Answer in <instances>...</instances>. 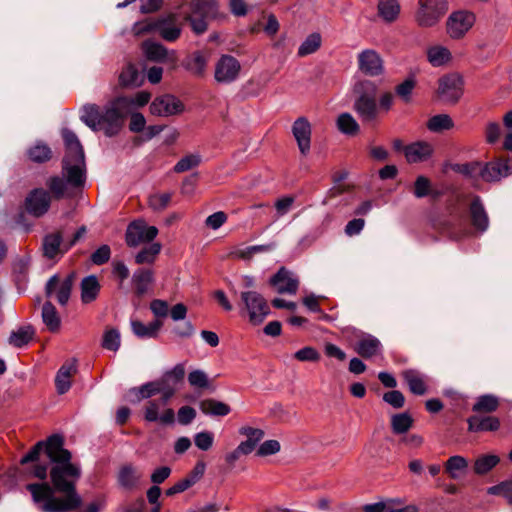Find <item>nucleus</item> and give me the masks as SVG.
<instances>
[{
  "label": "nucleus",
  "instance_id": "obj_36",
  "mask_svg": "<svg viewBox=\"0 0 512 512\" xmlns=\"http://www.w3.org/2000/svg\"><path fill=\"white\" fill-rule=\"evenodd\" d=\"M200 410L204 414L212 416H226L231 412V408L228 404L215 399H205L201 401Z\"/></svg>",
  "mask_w": 512,
  "mask_h": 512
},
{
  "label": "nucleus",
  "instance_id": "obj_41",
  "mask_svg": "<svg viewBox=\"0 0 512 512\" xmlns=\"http://www.w3.org/2000/svg\"><path fill=\"white\" fill-rule=\"evenodd\" d=\"M62 234L55 232L45 236L43 240V253L47 258H54L61 250Z\"/></svg>",
  "mask_w": 512,
  "mask_h": 512
},
{
  "label": "nucleus",
  "instance_id": "obj_39",
  "mask_svg": "<svg viewBox=\"0 0 512 512\" xmlns=\"http://www.w3.org/2000/svg\"><path fill=\"white\" fill-rule=\"evenodd\" d=\"M427 58L432 66L439 67L451 60V52L444 46L436 45L428 48Z\"/></svg>",
  "mask_w": 512,
  "mask_h": 512
},
{
  "label": "nucleus",
  "instance_id": "obj_49",
  "mask_svg": "<svg viewBox=\"0 0 512 512\" xmlns=\"http://www.w3.org/2000/svg\"><path fill=\"white\" fill-rule=\"evenodd\" d=\"M117 99H124L127 101V103H125L123 105V108H124L125 112L127 114H129L133 107H143L146 104H148V102L151 99V94L147 91H140L132 97H124L123 96V97H117Z\"/></svg>",
  "mask_w": 512,
  "mask_h": 512
},
{
  "label": "nucleus",
  "instance_id": "obj_15",
  "mask_svg": "<svg viewBox=\"0 0 512 512\" xmlns=\"http://www.w3.org/2000/svg\"><path fill=\"white\" fill-rule=\"evenodd\" d=\"M50 193L43 188L32 190L25 199V210L34 217H41L49 210Z\"/></svg>",
  "mask_w": 512,
  "mask_h": 512
},
{
  "label": "nucleus",
  "instance_id": "obj_5",
  "mask_svg": "<svg viewBox=\"0 0 512 512\" xmlns=\"http://www.w3.org/2000/svg\"><path fill=\"white\" fill-rule=\"evenodd\" d=\"M240 311L252 325H260L270 314L267 300L257 291H243L240 294Z\"/></svg>",
  "mask_w": 512,
  "mask_h": 512
},
{
  "label": "nucleus",
  "instance_id": "obj_62",
  "mask_svg": "<svg viewBox=\"0 0 512 512\" xmlns=\"http://www.w3.org/2000/svg\"><path fill=\"white\" fill-rule=\"evenodd\" d=\"M294 357L297 360L302 361V362H305V361L316 362L320 359V354L313 347L307 346V347H304V348L298 350L294 354Z\"/></svg>",
  "mask_w": 512,
  "mask_h": 512
},
{
  "label": "nucleus",
  "instance_id": "obj_50",
  "mask_svg": "<svg viewBox=\"0 0 512 512\" xmlns=\"http://www.w3.org/2000/svg\"><path fill=\"white\" fill-rule=\"evenodd\" d=\"M185 376V366L179 363L173 367L170 371H167L161 378L162 382H165L169 388H175L176 384L181 382Z\"/></svg>",
  "mask_w": 512,
  "mask_h": 512
},
{
  "label": "nucleus",
  "instance_id": "obj_38",
  "mask_svg": "<svg viewBox=\"0 0 512 512\" xmlns=\"http://www.w3.org/2000/svg\"><path fill=\"white\" fill-rule=\"evenodd\" d=\"M378 13L386 22H393L398 18L400 5L397 0H379Z\"/></svg>",
  "mask_w": 512,
  "mask_h": 512
},
{
  "label": "nucleus",
  "instance_id": "obj_61",
  "mask_svg": "<svg viewBox=\"0 0 512 512\" xmlns=\"http://www.w3.org/2000/svg\"><path fill=\"white\" fill-rule=\"evenodd\" d=\"M187 21L190 23L193 32L197 35L203 34L208 28L206 18L194 13L187 17Z\"/></svg>",
  "mask_w": 512,
  "mask_h": 512
},
{
  "label": "nucleus",
  "instance_id": "obj_3",
  "mask_svg": "<svg viewBox=\"0 0 512 512\" xmlns=\"http://www.w3.org/2000/svg\"><path fill=\"white\" fill-rule=\"evenodd\" d=\"M124 99L115 98L104 108L96 104H86L81 108L80 119L93 131H103L108 137L119 133L127 115L123 105Z\"/></svg>",
  "mask_w": 512,
  "mask_h": 512
},
{
  "label": "nucleus",
  "instance_id": "obj_27",
  "mask_svg": "<svg viewBox=\"0 0 512 512\" xmlns=\"http://www.w3.org/2000/svg\"><path fill=\"white\" fill-rule=\"evenodd\" d=\"M472 225L480 232L488 229L489 218L479 196H475L469 207Z\"/></svg>",
  "mask_w": 512,
  "mask_h": 512
},
{
  "label": "nucleus",
  "instance_id": "obj_8",
  "mask_svg": "<svg viewBox=\"0 0 512 512\" xmlns=\"http://www.w3.org/2000/svg\"><path fill=\"white\" fill-rule=\"evenodd\" d=\"M475 20L476 17L472 12L466 10L455 11L447 18V34L454 40L461 39L473 27Z\"/></svg>",
  "mask_w": 512,
  "mask_h": 512
},
{
  "label": "nucleus",
  "instance_id": "obj_56",
  "mask_svg": "<svg viewBox=\"0 0 512 512\" xmlns=\"http://www.w3.org/2000/svg\"><path fill=\"white\" fill-rule=\"evenodd\" d=\"M188 382L192 387L205 389L209 387L207 374L202 370H193L188 375Z\"/></svg>",
  "mask_w": 512,
  "mask_h": 512
},
{
  "label": "nucleus",
  "instance_id": "obj_11",
  "mask_svg": "<svg viewBox=\"0 0 512 512\" xmlns=\"http://www.w3.org/2000/svg\"><path fill=\"white\" fill-rule=\"evenodd\" d=\"M463 94L462 78L456 74L439 79L438 95L446 103H456Z\"/></svg>",
  "mask_w": 512,
  "mask_h": 512
},
{
  "label": "nucleus",
  "instance_id": "obj_2",
  "mask_svg": "<svg viewBox=\"0 0 512 512\" xmlns=\"http://www.w3.org/2000/svg\"><path fill=\"white\" fill-rule=\"evenodd\" d=\"M66 152L62 161V174L66 178L53 176L47 187L57 199L68 195V188H82L85 184V156L77 135L70 129L62 130Z\"/></svg>",
  "mask_w": 512,
  "mask_h": 512
},
{
  "label": "nucleus",
  "instance_id": "obj_23",
  "mask_svg": "<svg viewBox=\"0 0 512 512\" xmlns=\"http://www.w3.org/2000/svg\"><path fill=\"white\" fill-rule=\"evenodd\" d=\"M209 57V53L195 51L184 59L182 65L191 74L202 77L206 72Z\"/></svg>",
  "mask_w": 512,
  "mask_h": 512
},
{
  "label": "nucleus",
  "instance_id": "obj_58",
  "mask_svg": "<svg viewBox=\"0 0 512 512\" xmlns=\"http://www.w3.org/2000/svg\"><path fill=\"white\" fill-rule=\"evenodd\" d=\"M415 85L416 82L414 79H406L404 82L396 86V94L403 100V102L408 103L411 100V95Z\"/></svg>",
  "mask_w": 512,
  "mask_h": 512
},
{
  "label": "nucleus",
  "instance_id": "obj_20",
  "mask_svg": "<svg viewBox=\"0 0 512 512\" xmlns=\"http://www.w3.org/2000/svg\"><path fill=\"white\" fill-rule=\"evenodd\" d=\"M359 69L369 75L378 76L383 72V61L374 50H364L358 55Z\"/></svg>",
  "mask_w": 512,
  "mask_h": 512
},
{
  "label": "nucleus",
  "instance_id": "obj_52",
  "mask_svg": "<svg viewBox=\"0 0 512 512\" xmlns=\"http://www.w3.org/2000/svg\"><path fill=\"white\" fill-rule=\"evenodd\" d=\"M121 344L120 332L115 328L106 329L102 339L104 349L116 352Z\"/></svg>",
  "mask_w": 512,
  "mask_h": 512
},
{
  "label": "nucleus",
  "instance_id": "obj_45",
  "mask_svg": "<svg viewBox=\"0 0 512 512\" xmlns=\"http://www.w3.org/2000/svg\"><path fill=\"white\" fill-rule=\"evenodd\" d=\"M28 158L35 163H44L52 157L50 147L42 142H37L27 150Z\"/></svg>",
  "mask_w": 512,
  "mask_h": 512
},
{
  "label": "nucleus",
  "instance_id": "obj_14",
  "mask_svg": "<svg viewBox=\"0 0 512 512\" xmlns=\"http://www.w3.org/2000/svg\"><path fill=\"white\" fill-rule=\"evenodd\" d=\"M142 478L143 472L133 463L121 465L116 476L118 486L129 492L140 488Z\"/></svg>",
  "mask_w": 512,
  "mask_h": 512
},
{
  "label": "nucleus",
  "instance_id": "obj_33",
  "mask_svg": "<svg viewBox=\"0 0 512 512\" xmlns=\"http://www.w3.org/2000/svg\"><path fill=\"white\" fill-rule=\"evenodd\" d=\"M162 322L155 320L149 324H144L139 320H131V329L133 333L139 338H154L157 336Z\"/></svg>",
  "mask_w": 512,
  "mask_h": 512
},
{
  "label": "nucleus",
  "instance_id": "obj_57",
  "mask_svg": "<svg viewBox=\"0 0 512 512\" xmlns=\"http://www.w3.org/2000/svg\"><path fill=\"white\" fill-rule=\"evenodd\" d=\"M171 201L170 193L153 194L149 197V207L154 211L164 210Z\"/></svg>",
  "mask_w": 512,
  "mask_h": 512
},
{
  "label": "nucleus",
  "instance_id": "obj_40",
  "mask_svg": "<svg viewBox=\"0 0 512 512\" xmlns=\"http://www.w3.org/2000/svg\"><path fill=\"white\" fill-rule=\"evenodd\" d=\"M500 462L499 456L495 454H484L476 458L473 470L478 475H484L496 467Z\"/></svg>",
  "mask_w": 512,
  "mask_h": 512
},
{
  "label": "nucleus",
  "instance_id": "obj_18",
  "mask_svg": "<svg viewBox=\"0 0 512 512\" xmlns=\"http://www.w3.org/2000/svg\"><path fill=\"white\" fill-rule=\"evenodd\" d=\"M292 133L302 155H307L311 147V125L305 117L297 118L292 125Z\"/></svg>",
  "mask_w": 512,
  "mask_h": 512
},
{
  "label": "nucleus",
  "instance_id": "obj_48",
  "mask_svg": "<svg viewBox=\"0 0 512 512\" xmlns=\"http://www.w3.org/2000/svg\"><path fill=\"white\" fill-rule=\"evenodd\" d=\"M321 35L319 33L310 34L299 46L298 56L304 57L316 52L321 46Z\"/></svg>",
  "mask_w": 512,
  "mask_h": 512
},
{
  "label": "nucleus",
  "instance_id": "obj_19",
  "mask_svg": "<svg viewBox=\"0 0 512 512\" xmlns=\"http://www.w3.org/2000/svg\"><path fill=\"white\" fill-rule=\"evenodd\" d=\"M512 174V166L507 160L497 159L482 165V179L486 182L500 181Z\"/></svg>",
  "mask_w": 512,
  "mask_h": 512
},
{
  "label": "nucleus",
  "instance_id": "obj_42",
  "mask_svg": "<svg viewBox=\"0 0 512 512\" xmlns=\"http://www.w3.org/2000/svg\"><path fill=\"white\" fill-rule=\"evenodd\" d=\"M193 12L202 17L215 16L219 10L218 0H193Z\"/></svg>",
  "mask_w": 512,
  "mask_h": 512
},
{
  "label": "nucleus",
  "instance_id": "obj_55",
  "mask_svg": "<svg viewBox=\"0 0 512 512\" xmlns=\"http://www.w3.org/2000/svg\"><path fill=\"white\" fill-rule=\"evenodd\" d=\"M456 171L473 179L482 178V164L479 162L458 165Z\"/></svg>",
  "mask_w": 512,
  "mask_h": 512
},
{
  "label": "nucleus",
  "instance_id": "obj_37",
  "mask_svg": "<svg viewBox=\"0 0 512 512\" xmlns=\"http://www.w3.org/2000/svg\"><path fill=\"white\" fill-rule=\"evenodd\" d=\"M239 433L242 436H245L247 439L242 441L240 444L245 445L248 452L251 453L257 444L263 439L264 431L259 428H253L250 426H242L239 429Z\"/></svg>",
  "mask_w": 512,
  "mask_h": 512
},
{
  "label": "nucleus",
  "instance_id": "obj_6",
  "mask_svg": "<svg viewBox=\"0 0 512 512\" xmlns=\"http://www.w3.org/2000/svg\"><path fill=\"white\" fill-rule=\"evenodd\" d=\"M447 11V0H419L415 21L419 27L430 28L437 25Z\"/></svg>",
  "mask_w": 512,
  "mask_h": 512
},
{
  "label": "nucleus",
  "instance_id": "obj_34",
  "mask_svg": "<svg viewBox=\"0 0 512 512\" xmlns=\"http://www.w3.org/2000/svg\"><path fill=\"white\" fill-rule=\"evenodd\" d=\"M34 334L35 331L30 325L20 326L11 332L8 342L16 348H21L33 339Z\"/></svg>",
  "mask_w": 512,
  "mask_h": 512
},
{
  "label": "nucleus",
  "instance_id": "obj_53",
  "mask_svg": "<svg viewBox=\"0 0 512 512\" xmlns=\"http://www.w3.org/2000/svg\"><path fill=\"white\" fill-rule=\"evenodd\" d=\"M201 163V156L199 154H189L182 157L174 166V171L183 173L189 171Z\"/></svg>",
  "mask_w": 512,
  "mask_h": 512
},
{
  "label": "nucleus",
  "instance_id": "obj_32",
  "mask_svg": "<svg viewBox=\"0 0 512 512\" xmlns=\"http://www.w3.org/2000/svg\"><path fill=\"white\" fill-rule=\"evenodd\" d=\"M468 469V461L460 455L451 456L445 462V472L451 479L457 480L466 474Z\"/></svg>",
  "mask_w": 512,
  "mask_h": 512
},
{
  "label": "nucleus",
  "instance_id": "obj_59",
  "mask_svg": "<svg viewBox=\"0 0 512 512\" xmlns=\"http://www.w3.org/2000/svg\"><path fill=\"white\" fill-rule=\"evenodd\" d=\"M194 443L202 451L209 450L214 443V434L210 431H202L194 436Z\"/></svg>",
  "mask_w": 512,
  "mask_h": 512
},
{
  "label": "nucleus",
  "instance_id": "obj_10",
  "mask_svg": "<svg viewBox=\"0 0 512 512\" xmlns=\"http://www.w3.org/2000/svg\"><path fill=\"white\" fill-rule=\"evenodd\" d=\"M157 235V227L148 226L144 220H136L128 225L125 236L127 245L136 247L141 243L154 240Z\"/></svg>",
  "mask_w": 512,
  "mask_h": 512
},
{
  "label": "nucleus",
  "instance_id": "obj_4",
  "mask_svg": "<svg viewBox=\"0 0 512 512\" xmlns=\"http://www.w3.org/2000/svg\"><path fill=\"white\" fill-rule=\"evenodd\" d=\"M353 91L356 95L353 109L361 121L363 123L375 122L379 115L376 102V84L369 80L360 81L355 84Z\"/></svg>",
  "mask_w": 512,
  "mask_h": 512
},
{
  "label": "nucleus",
  "instance_id": "obj_46",
  "mask_svg": "<svg viewBox=\"0 0 512 512\" xmlns=\"http://www.w3.org/2000/svg\"><path fill=\"white\" fill-rule=\"evenodd\" d=\"M413 425V418L407 412L395 414L391 417V427L395 434L406 433Z\"/></svg>",
  "mask_w": 512,
  "mask_h": 512
},
{
  "label": "nucleus",
  "instance_id": "obj_28",
  "mask_svg": "<svg viewBox=\"0 0 512 512\" xmlns=\"http://www.w3.org/2000/svg\"><path fill=\"white\" fill-rule=\"evenodd\" d=\"M154 282V274L151 269L140 268L133 273L132 283L137 296L141 297L148 293Z\"/></svg>",
  "mask_w": 512,
  "mask_h": 512
},
{
  "label": "nucleus",
  "instance_id": "obj_21",
  "mask_svg": "<svg viewBox=\"0 0 512 512\" xmlns=\"http://www.w3.org/2000/svg\"><path fill=\"white\" fill-rule=\"evenodd\" d=\"M139 399H148L156 394H161L164 402H168L176 392L175 388H169L161 379L148 382L138 389Z\"/></svg>",
  "mask_w": 512,
  "mask_h": 512
},
{
  "label": "nucleus",
  "instance_id": "obj_1",
  "mask_svg": "<svg viewBox=\"0 0 512 512\" xmlns=\"http://www.w3.org/2000/svg\"><path fill=\"white\" fill-rule=\"evenodd\" d=\"M44 451L53 464L50 470L52 486L47 482L30 483L26 489L41 512H70L78 509L82 498L76 490L81 476L80 467L71 463L72 455L64 448V439L52 435L46 441H39L22 457L21 464L35 462Z\"/></svg>",
  "mask_w": 512,
  "mask_h": 512
},
{
  "label": "nucleus",
  "instance_id": "obj_44",
  "mask_svg": "<svg viewBox=\"0 0 512 512\" xmlns=\"http://www.w3.org/2000/svg\"><path fill=\"white\" fill-rule=\"evenodd\" d=\"M42 319L48 329L55 332L60 327V317L51 302H46L42 307Z\"/></svg>",
  "mask_w": 512,
  "mask_h": 512
},
{
  "label": "nucleus",
  "instance_id": "obj_13",
  "mask_svg": "<svg viewBox=\"0 0 512 512\" xmlns=\"http://www.w3.org/2000/svg\"><path fill=\"white\" fill-rule=\"evenodd\" d=\"M150 113L159 117H169L183 112L184 105L173 95L156 97L149 107Z\"/></svg>",
  "mask_w": 512,
  "mask_h": 512
},
{
  "label": "nucleus",
  "instance_id": "obj_47",
  "mask_svg": "<svg viewBox=\"0 0 512 512\" xmlns=\"http://www.w3.org/2000/svg\"><path fill=\"white\" fill-rule=\"evenodd\" d=\"M454 122L448 114H438L431 117L427 122V128L432 132H442L453 128Z\"/></svg>",
  "mask_w": 512,
  "mask_h": 512
},
{
  "label": "nucleus",
  "instance_id": "obj_7",
  "mask_svg": "<svg viewBox=\"0 0 512 512\" xmlns=\"http://www.w3.org/2000/svg\"><path fill=\"white\" fill-rule=\"evenodd\" d=\"M75 274L70 273L65 277H60L58 274L49 278L45 286V294L48 298H55L57 302L64 306L68 303Z\"/></svg>",
  "mask_w": 512,
  "mask_h": 512
},
{
  "label": "nucleus",
  "instance_id": "obj_30",
  "mask_svg": "<svg viewBox=\"0 0 512 512\" xmlns=\"http://www.w3.org/2000/svg\"><path fill=\"white\" fill-rule=\"evenodd\" d=\"M80 288L81 301L84 304H88L96 300L100 292L101 286L95 275H89L82 279Z\"/></svg>",
  "mask_w": 512,
  "mask_h": 512
},
{
  "label": "nucleus",
  "instance_id": "obj_17",
  "mask_svg": "<svg viewBox=\"0 0 512 512\" xmlns=\"http://www.w3.org/2000/svg\"><path fill=\"white\" fill-rule=\"evenodd\" d=\"M143 50L147 59L160 63H167L176 66L178 61L177 53L175 51H169L162 44L155 42H145L143 44Z\"/></svg>",
  "mask_w": 512,
  "mask_h": 512
},
{
  "label": "nucleus",
  "instance_id": "obj_43",
  "mask_svg": "<svg viewBox=\"0 0 512 512\" xmlns=\"http://www.w3.org/2000/svg\"><path fill=\"white\" fill-rule=\"evenodd\" d=\"M338 130L346 135H356L360 131L358 122L350 113H342L338 116L337 121Z\"/></svg>",
  "mask_w": 512,
  "mask_h": 512
},
{
  "label": "nucleus",
  "instance_id": "obj_12",
  "mask_svg": "<svg viewBox=\"0 0 512 512\" xmlns=\"http://www.w3.org/2000/svg\"><path fill=\"white\" fill-rule=\"evenodd\" d=\"M167 403L163 401V397L159 400L148 401L144 411L145 420L148 422H160L164 425L173 424L175 413L172 408H164Z\"/></svg>",
  "mask_w": 512,
  "mask_h": 512
},
{
  "label": "nucleus",
  "instance_id": "obj_35",
  "mask_svg": "<svg viewBox=\"0 0 512 512\" xmlns=\"http://www.w3.org/2000/svg\"><path fill=\"white\" fill-rule=\"evenodd\" d=\"M500 406V400L493 394H485L479 396L472 406L475 413H492Z\"/></svg>",
  "mask_w": 512,
  "mask_h": 512
},
{
  "label": "nucleus",
  "instance_id": "obj_9",
  "mask_svg": "<svg viewBox=\"0 0 512 512\" xmlns=\"http://www.w3.org/2000/svg\"><path fill=\"white\" fill-rule=\"evenodd\" d=\"M241 72L240 62L231 55H222L215 63L214 79L219 84L236 81Z\"/></svg>",
  "mask_w": 512,
  "mask_h": 512
},
{
  "label": "nucleus",
  "instance_id": "obj_29",
  "mask_svg": "<svg viewBox=\"0 0 512 512\" xmlns=\"http://www.w3.org/2000/svg\"><path fill=\"white\" fill-rule=\"evenodd\" d=\"M143 81L142 73L132 63H127L119 74V84L122 87H138Z\"/></svg>",
  "mask_w": 512,
  "mask_h": 512
},
{
  "label": "nucleus",
  "instance_id": "obj_63",
  "mask_svg": "<svg viewBox=\"0 0 512 512\" xmlns=\"http://www.w3.org/2000/svg\"><path fill=\"white\" fill-rule=\"evenodd\" d=\"M383 400L394 408H402L405 403V398L402 392L392 390L383 395Z\"/></svg>",
  "mask_w": 512,
  "mask_h": 512
},
{
  "label": "nucleus",
  "instance_id": "obj_24",
  "mask_svg": "<svg viewBox=\"0 0 512 512\" xmlns=\"http://www.w3.org/2000/svg\"><path fill=\"white\" fill-rule=\"evenodd\" d=\"M77 372L74 361L65 362L58 370L55 377V386L58 394H65L71 387L72 378Z\"/></svg>",
  "mask_w": 512,
  "mask_h": 512
},
{
  "label": "nucleus",
  "instance_id": "obj_25",
  "mask_svg": "<svg viewBox=\"0 0 512 512\" xmlns=\"http://www.w3.org/2000/svg\"><path fill=\"white\" fill-rule=\"evenodd\" d=\"M404 153L409 163L423 162L431 157L433 147L428 142L419 141L406 146Z\"/></svg>",
  "mask_w": 512,
  "mask_h": 512
},
{
  "label": "nucleus",
  "instance_id": "obj_64",
  "mask_svg": "<svg viewBox=\"0 0 512 512\" xmlns=\"http://www.w3.org/2000/svg\"><path fill=\"white\" fill-rule=\"evenodd\" d=\"M111 256L110 247L106 244L100 246L95 252L91 255V261L96 265H102L109 261Z\"/></svg>",
  "mask_w": 512,
  "mask_h": 512
},
{
  "label": "nucleus",
  "instance_id": "obj_22",
  "mask_svg": "<svg viewBox=\"0 0 512 512\" xmlns=\"http://www.w3.org/2000/svg\"><path fill=\"white\" fill-rule=\"evenodd\" d=\"M355 352L363 358H372L382 351V344L373 335H363L354 346Z\"/></svg>",
  "mask_w": 512,
  "mask_h": 512
},
{
  "label": "nucleus",
  "instance_id": "obj_60",
  "mask_svg": "<svg viewBox=\"0 0 512 512\" xmlns=\"http://www.w3.org/2000/svg\"><path fill=\"white\" fill-rule=\"evenodd\" d=\"M160 36L169 42L177 40L181 34V29L175 25L164 24L159 27Z\"/></svg>",
  "mask_w": 512,
  "mask_h": 512
},
{
  "label": "nucleus",
  "instance_id": "obj_26",
  "mask_svg": "<svg viewBox=\"0 0 512 512\" xmlns=\"http://www.w3.org/2000/svg\"><path fill=\"white\" fill-rule=\"evenodd\" d=\"M470 432L497 431L500 428V420L495 416L473 415L467 419Z\"/></svg>",
  "mask_w": 512,
  "mask_h": 512
},
{
  "label": "nucleus",
  "instance_id": "obj_51",
  "mask_svg": "<svg viewBox=\"0 0 512 512\" xmlns=\"http://www.w3.org/2000/svg\"><path fill=\"white\" fill-rule=\"evenodd\" d=\"M161 251V244L152 243L151 245L143 248L135 257L137 264H151L155 261L156 256Z\"/></svg>",
  "mask_w": 512,
  "mask_h": 512
},
{
  "label": "nucleus",
  "instance_id": "obj_54",
  "mask_svg": "<svg viewBox=\"0 0 512 512\" xmlns=\"http://www.w3.org/2000/svg\"><path fill=\"white\" fill-rule=\"evenodd\" d=\"M432 193V187L430 180L420 175L416 178L413 188V194L416 198H423L429 196Z\"/></svg>",
  "mask_w": 512,
  "mask_h": 512
},
{
  "label": "nucleus",
  "instance_id": "obj_16",
  "mask_svg": "<svg viewBox=\"0 0 512 512\" xmlns=\"http://www.w3.org/2000/svg\"><path fill=\"white\" fill-rule=\"evenodd\" d=\"M269 283L279 294L294 295L297 293L299 287V279L293 272L285 267H281L277 273L270 278Z\"/></svg>",
  "mask_w": 512,
  "mask_h": 512
},
{
  "label": "nucleus",
  "instance_id": "obj_31",
  "mask_svg": "<svg viewBox=\"0 0 512 512\" xmlns=\"http://www.w3.org/2000/svg\"><path fill=\"white\" fill-rule=\"evenodd\" d=\"M410 391L416 395H424L427 391L425 377L417 370L409 369L402 373Z\"/></svg>",
  "mask_w": 512,
  "mask_h": 512
}]
</instances>
